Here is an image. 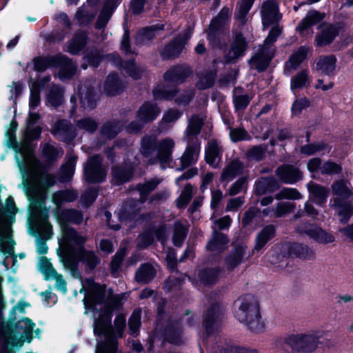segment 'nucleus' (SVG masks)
<instances>
[{
	"label": "nucleus",
	"instance_id": "52",
	"mask_svg": "<svg viewBox=\"0 0 353 353\" xmlns=\"http://www.w3.org/2000/svg\"><path fill=\"white\" fill-rule=\"evenodd\" d=\"M341 169L340 164L329 160L325 162L321 167V172L322 174H333L339 173L341 171Z\"/></svg>",
	"mask_w": 353,
	"mask_h": 353
},
{
	"label": "nucleus",
	"instance_id": "43",
	"mask_svg": "<svg viewBox=\"0 0 353 353\" xmlns=\"http://www.w3.org/2000/svg\"><path fill=\"white\" fill-rule=\"evenodd\" d=\"M220 271L217 269H209L200 272L199 277L201 281L205 284H212L219 279Z\"/></svg>",
	"mask_w": 353,
	"mask_h": 353
},
{
	"label": "nucleus",
	"instance_id": "46",
	"mask_svg": "<svg viewBox=\"0 0 353 353\" xmlns=\"http://www.w3.org/2000/svg\"><path fill=\"white\" fill-rule=\"evenodd\" d=\"M214 79L215 74L212 72L201 74L199 77L196 86L201 90L209 88L214 84Z\"/></svg>",
	"mask_w": 353,
	"mask_h": 353
},
{
	"label": "nucleus",
	"instance_id": "12",
	"mask_svg": "<svg viewBox=\"0 0 353 353\" xmlns=\"http://www.w3.org/2000/svg\"><path fill=\"white\" fill-rule=\"evenodd\" d=\"M300 233H305L311 239L321 244H327L335 241L334 236L322 229L311 224H304L298 228Z\"/></svg>",
	"mask_w": 353,
	"mask_h": 353
},
{
	"label": "nucleus",
	"instance_id": "57",
	"mask_svg": "<svg viewBox=\"0 0 353 353\" xmlns=\"http://www.w3.org/2000/svg\"><path fill=\"white\" fill-rule=\"evenodd\" d=\"M118 81L117 77L114 74L109 75L105 83V90L108 94L113 95L118 92Z\"/></svg>",
	"mask_w": 353,
	"mask_h": 353
},
{
	"label": "nucleus",
	"instance_id": "31",
	"mask_svg": "<svg viewBox=\"0 0 353 353\" xmlns=\"http://www.w3.org/2000/svg\"><path fill=\"white\" fill-rule=\"evenodd\" d=\"M116 6L117 3L114 0H110L105 3L96 23L97 28H103L108 23Z\"/></svg>",
	"mask_w": 353,
	"mask_h": 353
},
{
	"label": "nucleus",
	"instance_id": "39",
	"mask_svg": "<svg viewBox=\"0 0 353 353\" xmlns=\"http://www.w3.org/2000/svg\"><path fill=\"white\" fill-rule=\"evenodd\" d=\"M254 0H241L239 3L236 18L241 24H244L247 21V14L251 8Z\"/></svg>",
	"mask_w": 353,
	"mask_h": 353
},
{
	"label": "nucleus",
	"instance_id": "62",
	"mask_svg": "<svg viewBox=\"0 0 353 353\" xmlns=\"http://www.w3.org/2000/svg\"><path fill=\"white\" fill-rule=\"evenodd\" d=\"M154 241V232L147 231L139 237L138 245L141 248H145Z\"/></svg>",
	"mask_w": 353,
	"mask_h": 353
},
{
	"label": "nucleus",
	"instance_id": "15",
	"mask_svg": "<svg viewBox=\"0 0 353 353\" xmlns=\"http://www.w3.org/2000/svg\"><path fill=\"white\" fill-rule=\"evenodd\" d=\"M222 149L217 141L212 139L205 148V161L213 168H216L221 160Z\"/></svg>",
	"mask_w": 353,
	"mask_h": 353
},
{
	"label": "nucleus",
	"instance_id": "44",
	"mask_svg": "<svg viewBox=\"0 0 353 353\" xmlns=\"http://www.w3.org/2000/svg\"><path fill=\"white\" fill-rule=\"evenodd\" d=\"M63 101L62 90L58 86L52 88L50 92L48 95V103L53 107L59 105Z\"/></svg>",
	"mask_w": 353,
	"mask_h": 353
},
{
	"label": "nucleus",
	"instance_id": "4",
	"mask_svg": "<svg viewBox=\"0 0 353 353\" xmlns=\"http://www.w3.org/2000/svg\"><path fill=\"white\" fill-rule=\"evenodd\" d=\"M17 208L12 197L6 199V205L0 208V253L6 257L13 256L14 263L17 261L14 254L15 243L10 237V225L15 221Z\"/></svg>",
	"mask_w": 353,
	"mask_h": 353
},
{
	"label": "nucleus",
	"instance_id": "38",
	"mask_svg": "<svg viewBox=\"0 0 353 353\" xmlns=\"http://www.w3.org/2000/svg\"><path fill=\"white\" fill-rule=\"evenodd\" d=\"M187 232L185 221L176 222L174 225L173 242L176 246H181Z\"/></svg>",
	"mask_w": 353,
	"mask_h": 353
},
{
	"label": "nucleus",
	"instance_id": "48",
	"mask_svg": "<svg viewBox=\"0 0 353 353\" xmlns=\"http://www.w3.org/2000/svg\"><path fill=\"white\" fill-rule=\"evenodd\" d=\"M274 183L276 184L273 179H262L256 183V192L260 194L268 191L272 192L274 188L271 185Z\"/></svg>",
	"mask_w": 353,
	"mask_h": 353
},
{
	"label": "nucleus",
	"instance_id": "56",
	"mask_svg": "<svg viewBox=\"0 0 353 353\" xmlns=\"http://www.w3.org/2000/svg\"><path fill=\"white\" fill-rule=\"evenodd\" d=\"M161 182L158 179H152L145 183L139 185V190L142 198L145 197L150 192L156 188L157 185Z\"/></svg>",
	"mask_w": 353,
	"mask_h": 353
},
{
	"label": "nucleus",
	"instance_id": "36",
	"mask_svg": "<svg viewBox=\"0 0 353 353\" xmlns=\"http://www.w3.org/2000/svg\"><path fill=\"white\" fill-rule=\"evenodd\" d=\"M77 157L74 156L70 157L66 163L61 168V177L62 181L69 180L74 172V167Z\"/></svg>",
	"mask_w": 353,
	"mask_h": 353
},
{
	"label": "nucleus",
	"instance_id": "16",
	"mask_svg": "<svg viewBox=\"0 0 353 353\" xmlns=\"http://www.w3.org/2000/svg\"><path fill=\"white\" fill-rule=\"evenodd\" d=\"M325 17V14L319 11H311L307 13V16L302 20L297 26V31L303 36L312 34V32H309V28L321 21Z\"/></svg>",
	"mask_w": 353,
	"mask_h": 353
},
{
	"label": "nucleus",
	"instance_id": "25",
	"mask_svg": "<svg viewBox=\"0 0 353 353\" xmlns=\"http://www.w3.org/2000/svg\"><path fill=\"white\" fill-rule=\"evenodd\" d=\"M288 254L292 256H298L305 259L312 258L314 255V251L306 245L297 243H292L286 245Z\"/></svg>",
	"mask_w": 353,
	"mask_h": 353
},
{
	"label": "nucleus",
	"instance_id": "35",
	"mask_svg": "<svg viewBox=\"0 0 353 353\" xmlns=\"http://www.w3.org/2000/svg\"><path fill=\"white\" fill-rule=\"evenodd\" d=\"M228 241L226 236L219 232H214L212 239L208 244V248L212 251H220L224 249Z\"/></svg>",
	"mask_w": 353,
	"mask_h": 353
},
{
	"label": "nucleus",
	"instance_id": "30",
	"mask_svg": "<svg viewBox=\"0 0 353 353\" xmlns=\"http://www.w3.org/2000/svg\"><path fill=\"white\" fill-rule=\"evenodd\" d=\"M247 248L245 245L237 247L234 252L228 258L227 264L229 268H233L240 264L243 259L248 257Z\"/></svg>",
	"mask_w": 353,
	"mask_h": 353
},
{
	"label": "nucleus",
	"instance_id": "26",
	"mask_svg": "<svg viewBox=\"0 0 353 353\" xmlns=\"http://www.w3.org/2000/svg\"><path fill=\"white\" fill-rule=\"evenodd\" d=\"M245 49L246 44L244 38L242 37V35H237L232 43L231 49L227 55L228 61H234L239 57L243 56Z\"/></svg>",
	"mask_w": 353,
	"mask_h": 353
},
{
	"label": "nucleus",
	"instance_id": "60",
	"mask_svg": "<svg viewBox=\"0 0 353 353\" xmlns=\"http://www.w3.org/2000/svg\"><path fill=\"white\" fill-rule=\"evenodd\" d=\"M247 186V180L245 176H243L237 180L229 189V193L231 195H235L244 190Z\"/></svg>",
	"mask_w": 353,
	"mask_h": 353
},
{
	"label": "nucleus",
	"instance_id": "10",
	"mask_svg": "<svg viewBox=\"0 0 353 353\" xmlns=\"http://www.w3.org/2000/svg\"><path fill=\"white\" fill-rule=\"evenodd\" d=\"M101 160L95 156L89 159L84 168L85 179L91 183L101 182L106 176L105 171L101 166Z\"/></svg>",
	"mask_w": 353,
	"mask_h": 353
},
{
	"label": "nucleus",
	"instance_id": "14",
	"mask_svg": "<svg viewBox=\"0 0 353 353\" xmlns=\"http://www.w3.org/2000/svg\"><path fill=\"white\" fill-rule=\"evenodd\" d=\"M262 22L264 28H267L280 19L278 12V5L276 0L265 1L261 10Z\"/></svg>",
	"mask_w": 353,
	"mask_h": 353
},
{
	"label": "nucleus",
	"instance_id": "21",
	"mask_svg": "<svg viewBox=\"0 0 353 353\" xmlns=\"http://www.w3.org/2000/svg\"><path fill=\"white\" fill-rule=\"evenodd\" d=\"M159 114V108L150 103H144L137 112V120L141 123L154 120Z\"/></svg>",
	"mask_w": 353,
	"mask_h": 353
},
{
	"label": "nucleus",
	"instance_id": "41",
	"mask_svg": "<svg viewBox=\"0 0 353 353\" xmlns=\"http://www.w3.org/2000/svg\"><path fill=\"white\" fill-rule=\"evenodd\" d=\"M113 183L119 185L121 183L128 181L132 175V169L124 170L121 168H115L112 170Z\"/></svg>",
	"mask_w": 353,
	"mask_h": 353
},
{
	"label": "nucleus",
	"instance_id": "1",
	"mask_svg": "<svg viewBox=\"0 0 353 353\" xmlns=\"http://www.w3.org/2000/svg\"><path fill=\"white\" fill-rule=\"evenodd\" d=\"M40 133L39 127H27L25 143L19 151L22 158L20 169L23 172V190L30 201V221L39 233L50 236L52 227L48 222V210L45 207V199L48 189L55 183V179L52 175L41 172L32 147L28 143L38 138Z\"/></svg>",
	"mask_w": 353,
	"mask_h": 353
},
{
	"label": "nucleus",
	"instance_id": "63",
	"mask_svg": "<svg viewBox=\"0 0 353 353\" xmlns=\"http://www.w3.org/2000/svg\"><path fill=\"white\" fill-rule=\"evenodd\" d=\"M124 68L133 79H137L140 77L141 72L132 61L125 63Z\"/></svg>",
	"mask_w": 353,
	"mask_h": 353
},
{
	"label": "nucleus",
	"instance_id": "11",
	"mask_svg": "<svg viewBox=\"0 0 353 353\" xmlns=\"http://www.w3.org/2000/svg\"><path fill=\"white\" fill-rule=\"evenodd\" d=\"M39 266L41 272L44 275L46 280H55L56 288L64 294L67 292L66 282L62 275L58 274L52 267L51 263L46 257H42L39 260Z\"/></svg>",
	"mask_w": 353,
	"mask_h": 353
},
{
	"label": "nucleus",
	"instance_id": "3",
	"mask_svg": "<svg viewBox=\"0 0 353 353\" xmlns=\"http://www.w3.org/2000/svg\"><path fill=\"white\" fill-rule=\"evenodd\" d=\"M55 217L62 232L59 245L64 252L61 259L64 267L73 271L78 262L82 261L90 268H94L98 263V259L93 252H85L83 250L85 238L67 225L68 222L80 223L83 220L82 214L77 210L58 208L55 212Z\"/></svg>",
	"mask_w": 353,
	"mask_h": 353
},
{
	"label": "nucleus",
	"instance_id": "34",
	"mask_svg": "<svg viewBox=\"0 0 353 353\" xmlns=\"http://www.w3.org/2000/svg\"><path fill=\"white\" fill-rule=\"evenodd\" d=\"M309 84V72L307 70H301L291 79V89L292 90L301 89Z\"/></svg>",
	"mask_w": 353,
	"mask_h": 353
},
{
	"label": "nucleus",
	"instance_id": "5",
	"mask_svg": "<svg viewBox=\"0 0 353 353\" xmlns=\"http://www.w3.org/2000/svg\"><path fill=\"white\" fill-rule=\"evenodd\" d=\"M201 125L202 119L198 116L192 117L189 121L184 135V140L186 141L188 146L180 159L183 168H186L198 160L200 143L198 141L197 136L200 132Z\"/></svg>",
	"mask_w": 353,
	"mask_h": 353
},
{
	"label": "nucleus",
	"instance_id": "64",
	"mask_svg": "<svg viewBox=\"0 0 353 353\" xmlns=\"http://www.w3.org/2000/svg\"><path fill=\"white\" fill-rule=\"evenodd\" d=\"M124 256L125 251L123 250H119L114 255L111 263V268L113 274H115L116 272L118 270Z\"/></svg>",
	"mask_w": 353,
	"mask_h": 353
},
{
	"label": "nucleus",
	"instance_id": "55",
	"mask_svg": "<svg viewBox=\"0 0 353 353\" xmlns=\"http://www.w3.org/2000/svg\"><path fill=\"white\" fill-rule=\"evenodd\" d=\"M221 312V309L218 304L212 305L211 308L208 310L205 319V323L207 327V330H208V327H210V324L212 321H214L219 316Z\"/></svg>",
	"mask_w": 353,
	"mask_h": 353
},
{
	"label": "nucleus",
	"instance_id": "54",
	"mask_svg": "<svg viewBox=\"0 0 353 353\" xmlns=\"http://www.w3.org/2000/svg\"><path fill=\"white\" fill-rule=\"evenodd\" d=\"M120 131L119 123H108L105 125L101 130L103 137L108 139L114 137Z\"/></svg>",
	"mask_w": 353,
	"mask_h": 353
},
{
	"label": "nucleus",
	"instance_id": "7",
	"mask_svg": "<svg viewBox=\"0 0 353 353\" xmlns=\"http://www.w3.org/2000/svg\"><path fill=\"white\" fill-rule=\"evenodd\" d=\"M174 147V141L170 139H165L158 144L152 138H145L142 141L141 152L145 157H148L156 152L157 159L150 161V163L159 162L162 168H165L171 160L172 149Z\"/></svg>",
	"mask_w": 353,
	"mask_h": 353
},
{
	"label": "nucleus",
	"instance_id": "61",
	"mask_svg": "<svg viewBox=\"0 0 353 353\" xmlns=\"http://www.w3.org/2000/svg\"><path fill=\"white\" fill-rule=\"evenodd\" d=\"M21 323H22L21 327L24 329V336H22V337L24 338V340L27 339L28 342H30L31 339V334L35 324L27 318L23 319Z\"/></svg>",
	"mask_w": 353,
	"mask_h": 353
},
{
	"label": "nucleus",
	"instance_id": "13",
	"mask_svg": "<svg viewBox=\"0 0 353 353\" xmlns=\"http://www.w3.org/2000/svg\"><path fill=\"white\" fill-rule=\"evenodd\" d=\"M248 300H252V303L253 302L256 305H259L255 298L250 294L242 296L235 301V306L236 307L235 316L242 323L248 322V319L251 318L249 314L251 301Z\"/></svg>",
	"mask_w": 353,
	"mask_h": 353
},
{
	"label": "nucleus",
	"instance_id": "33",
	"mask_svg": "<svg viewBox=\"0 0 353 353\" xmlns=\"http://www.w3.org/2000/svg\"><path fill=\"white\" fill-rule=\"evenodd\" d=\"M77 197V194L73 190L60 191L54 194L52 201L56 205L59 206L64 203L74 201Z\"/></svg>",
	"mask_w": 353,
	"mask_h": 353
},
{
	"label": "nucleus",
	"instance_id": "32",
	"mask_svg": "<svg viewBox=\"0 0 353 353\" xmlns=\"http://www.w3.org/2000/svg\"><path fill=\"white\" fill-rule=\"evenodd\" d=\"M87 36L85 33L77 34L68 43L67 46V51L71 54H77L86 44Z\"/></svg>",
	"mask_w": 353,
	"mask_h": 353
},
{
	"label": "nucleus",
	"instance_id": "58",
	"mask_svg": "<svg viewBox=\"0 0 353 353\" xmlns=\"http://www.w3.org/2000/svg\"><path fill=\"white\" fill-rule=\"evenodd\" d=\"M239 90H236L234 92V103L237 110H243L248 105L250 97L248 94L237 95Z\"/></svg>",
	"mask_w": 353,
	"mask_h": 353
},
{
	"label": "nucleus",
	"instance_id": "53",
	"mask_svg": "<svg viewBox=\"0 0 353 353\" xmlns=\"http://www.w3.org/2000/svg\"><path fill=\"white\" fill-rule=\"evenodd\" d=\"M192 187L190 185H185V188L182 191L178 201L177 205L179 208H184L192 198Z\"/></svg>",
	"mask_w": 353,
	"mask_h": 353
},
{
	"label": "nucleus",
	"instance_id": "23",
	"mask_svg": "<svg viewBox=\"0 0 353 353\" xmlns=\"http://www.w3.org/2000/svg\"><path fill=\"white\" fill-rule=\"evenodd\" d=\"M241 174H245L243 164L239 160H233L223 170L221 180L229 182L236 176Z\"/></svg>",
	"mask_w": 353,
	"mask_h": 353
},
{
	"label": "nucleus",
	"instance_id": "37",
	"mask_svg": "<svg viewBox=\"0 0 353 353\" xmlns=\"http://www.w3.org/2000/svg\"><path fill=\"white\" fill-rule=\"evenodd\" d=\"M155 274L153 267L149 264L142 265L136 274V279L139 282L147 283L150 281Z\"/></svg>",
	"mask_w": 353,
	"mask_h": 353
},
{
	"label": "nucleus",
	"instance_id": "28",
	"mask_svg": "<svg viewBox=\"0 0 353 353\" xmlns=\"http://www.w3.org/2000/svg\"><path fill=\"white\" fill-rule=\"evenodd\" d=\"M336 29L333 26H325L316 37L315 42L318 46L330 44L336 35Z\"/></svg>",
	"mask_w": 353,
	"mask_h": 353
},
{
	"label": "nucleus",
	"instance_id": "45",
	"mask_svg": "<svg viewBox=\"0 0 353 353\" xmlns=\"http://www.w3.org/2000/svg\"><path fill=\"white\" fill-rule=\"evenodd\" d=\"M231 10L228 8H223L218 14V16L213 19L210 25V31L217 29L221 26L228 19Z\"/></svg>",
	"mask_w": 353,
	"mask_h": 353
},
{
	"label": "nucleus",
	"instance_id": "51",
	"mask_svg": "<svg viewBox=\"0 0 353 353\" xmlns=\"http://www.w3.org/2000/svg\"><path fill=\"white\" fill-rule=\"evenodd\" d=\"M310 105V101L305 98H300L294 101L291 110L293 115H299L302 111L309 107Z\"/></svg>",
	"mask_w": 353,
	"mask_h": 353
},
{
	"label": "nucleus",
	"instance_id": "59",
	"mask_svg": "<svg viewBox=\"0 0 353 353\" xmlns=\"http://www.w3.org/2000/svg\"><path fill=\"white\" fill-rule=\"evenodd\" d=\"M154 36V31L150 28H147L139 32L136 40L137 43H143L150 41Z\"/></svg>",
	"mask_w": 353,
	"mask_h": 353
},
{
	"label": "nucleus",
	"instance_id": "47",
	"mask_svg": "<svg viewBox=\"0 0 353 353\" xmlns=\"http://www.w3.org/2000/svg\"><path fill=\"white\" fill-rule=\"evenodd\" d=\"M40 103V90L38 83H33L30 87V96L29 107L31 110H34Z\"/></svg>",
	"mask_w": 353,
	"mask_h": 353
},
{
	"label": "nucleus",
	"instance_id": "22",
	"mask_svg": "<svg viewBox=\"0 0 353 353\" xmlns=\"http://www.w3.org/2000/svg\"><path fill=\"white\" fill-rule=\"evenodd\" d=\"M336 58L334 55L320 57L316 62V70L321 73L331 76L336 69Z\"/></svg>",
	"mask_w": 353,
	"mask_h": 353
},
{
	"label": "nucleus",
	"instance_id": "18",
	"mask_svg": "<svg viewBox=\"0 0 353 353\" xmlns=\"http://www.w3.org/2000/svg\"><path fill=\"white\" fill-rule=\"evenodd\" d=\"M249 301H250L251 300ZM250 304L249 314L251 318L248 319V322H243V323L247 325L249 329L253 332H262L264 330L265 324L261 318L259 305H256L253 302H251Z\"/></svg>",
	"mask_w": 353,
	"mask_h": 353
},
{
	"label": "nucleus",
	"instance_id": "50",
	"mask_svg": "<svg viewBox=\"0 0 353 353\" xmlns=\"http://www.w3.org/2000/svg\"><path fill=\"white\" fill-rule=\"evenodd\" d=\"M141 324V311L135 310L129 319V327L132 335H137Z\"/></svg>",
	"mask_w": 353,
	"mask_h": 353
},
{
	"label": "nucleus",
	"instance_id": "49",
	"mask_svg": "<svg viewBox=\"0 0 353 353\" xmlns=\"http://www.w3.org/2000/svg\"><path fill=\"white\" fill-rule=\"evenodd\" d=\"M301 194L294 188H283L276 195V199H300Z\"/></svg>",
	"mask_w": 353,
	"mask_h": 353
},
{
	"label": "nucleus",
	"instance_id": "6",
	"mask_svg": "<svg viewBox=\"0 0 353 353\" xmlns=\"http://www.w3.org/2000/svg\"><path fill=\"white\" fill-rule=\"evenodd\" d=\"M332 190L333 194L337 196L338 198L333 201L331 205L336 210L339 216L340 222L345 223L351 216L353 208L348 203H341L340 199H346L350 197L352 194V188L348 181L341 179L335 181L332 184Z\"/></svg>",
	"mask_w": 353,
	"mask_h": 353
},
{
	"label": "nucleus",
	"instance_id": "42",
	"mask_svg": "<svg viewBox=\"0 0 353 353\" xmlns=\"http://www.w3.org/2000/svg\"><path fill=\"white\" fill-rule=\"evenodd\" d=\"M326 150L327 152L330 151V148L324 143H316L313 144H307L301 147V152L305 155H312L317 152Z\"/></svg>",
	"mask_w": 353,
	"mask_h": 353
},
{
	"label": "nucleus",
	"instance_id": "24",
	"mask_svg": "<svg viewBox=\"0 0 353 353\" xmlns=\"http://www.w3.org/2000/svg\"><path fill=\"white\" fill-rule=\"evenodd\" d=\"M191 70L188 67L177 66L170 69L164 74L165 81L181 83L189 74Z\"/></svg>",
	"mask_w": 353,
	"mask_h": 353
},
{
	"label": "nucleus",
	"instance_id": "40",
	"mask_svg": "<svg viewBox=\"0 0 353 353\" xmlns=\"http://www.w3.org/2000/svg\"><path fill=\"white\" fill-rule=\"evenodd\" d=\"M294 205L291 202H281L279 203L276 210L270 211L268 209H265L263 213L266 215L275 216L276 217L282 216L287 213L292 211Z\"/></svg>",
	"mask_w": 353,
	"mask_h": 353
},
{
	"label": "nucleus",
	"instance_id": "8",
	"mask_svg": "<svg viewBox=\"0 0 353 353\" xmlns=\"http://www.w3.org/2000/svg\"><path fill=\"white\" fill-rule=\"evenodd\" d=\"M281 30L279 26H274L272 28L268 37L264 41L263 46L260 48L259 52L252 57L250 61L252 68L262 71L268 67L274 55L275 50L272 46L281 34Z\"/></svg>",
	"mask_w": 353,
	"mask_h": 353
},
{
	"label": "nucleus",
	"instance_id": "17",
	"mask_svg": "<svg viewBox=\"0 0 353 353\" xmlns=\"http://www.w3.org/2000/svg\"><path fill=\"white\" fill-rule=\"evenodd\" d=\"M309 52V48L301 46L296 52L290 57L285 63V72L290 74L296 70L305 59Z\"/></svg>",
	"mask_w": 353,
	"mask_h": 353
},
{
	"label": "nucleus",
	"instance_id": "20",
	"mask_svg": "<svg viewBox=\"0 0 353 353\" xmlns=\"http://www.w3.org/2000/svg\"><path fill=\"white\" fill-rule=\"evenodd\" d=\"M190 37V34L185 38H176L172 43L167 45L161 52L164 59H171L177 57L183 50L185 41Z\"/></svg>",
	"mask_w": 353,
	"mask_h": 353
},
{
	"label": "nucleus",
	"instance_id": "29",
	"mask_svg": "<svg viewBox=\"0 0 353 353\" xmlns=\"http://www.w3.org/2000/svg\"><path fill=\"white\" fill-rule=\"evenodd\" d=\"M274 226L268 225L264 228L256 238V244L252 252H258L262 249L267 242L274 236Z\"/></svg>",
	"mask_w": 353,
	"mask_h": 353
},
{
	"label": "nucleus",
	"instance_id": "19",
	"mask_svg": "<svg viewBox=\"0 0 353 353\" xmlns=\"http://www.w3.org/2000/svg\"><path fill=\"white\" fill-rule=\"evenodd\" d=\"M279 178L285 183H294L301 179L300 171L291 165H283L276 170Z\"/></svg>",
	"mask_w": 353,
	"mask_h": 353
},
{
	"label": "nucleus",
	"instance_id": "27",
	"mask_svg": "<svg viewBox=\"0 0 353 353\" xmlns=\"http://www.w3.org/2000/svg\"><path fill=\"white\" fill-rule=\"evenodd\" d=\"M307 188L313 199L317 204L322 205L325 202L329 194V190L327 188L314 183H308Z\"/></svg>",
	"mask_w": 353,
	"mask_h": 353
},
{
	"label": "nucleus",
	"instance_id": "9",
	"mask_svg": "<svg viewBox=\"0 0 353 353\" xmlns=\"http://www.w3.org/2000/svg\"><path fill=\"white\" fill-rule=\"evenodd\" d=\"M321 337L317 332L300 333L290 336L287 343L295 353H310L318 347Z\"/></svg>",
	"mask_w": 353,
	"mask_h": 353
},
{
	"label": "nucleus",
	"instance_id": "2",
	"mask_svg": "<svg viewBox=\"0 0 353 353\" xmlns=\"http://www.w3.org/2000/svg\"><path fill=\"white\" fill-rule=\"evenodd\" d=\"M123 297L124 294L113 295L111 289L106 290L102 285L92 283L83 299L85 312L90 311L93 313L94 332L100 337L97 345H106L110 350L111 343H114V352H117L116 338L123 336L126 323L125 316L119 314L112 328L110 326V314L113 309L121 304Z\"/></svg>",
	"mask_w": 353,
	"mask_h": 353
}]
</instances>
